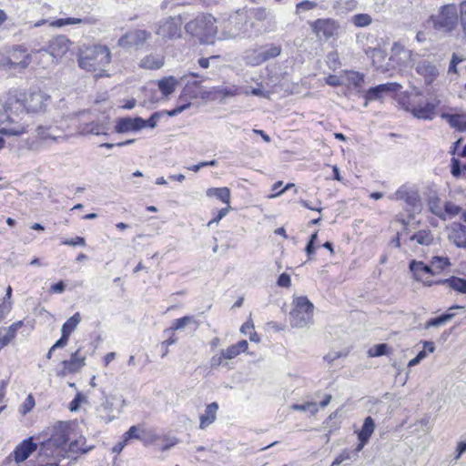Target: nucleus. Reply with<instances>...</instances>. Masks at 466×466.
Masks as SVG:
<instances>
[{
	"label": "nucleus",
	"instance_id": "nucleus-53",
	"mask_svg": "<svg viewBox=\"0 0 466 466\" xmlns=\"http://www.w3.org/2000/svg\"><path fill=\"white\" fill-rule=\"evenodd\" d=\"M86 398L81 392H78L74 400L69 403V410L71 411H76L79 410L81 403L86 402Z\"/></svg>",
	"mask_w": 466,
	"mask_h": 466
},
{
	"label": "nucleus",
	"instance_id": "nucleus-15",
	"mask_svg": "<svg viewBox=\"0 0 466 466\" xmlns=\"http://www.w3.org/2000/svg\"><path fill=\"white\" fill-rule=\"evenodd\" d=\"M401 89V86L398 83L391 82L381 84L374 87H370L365 95V104L367 106L369 101L379 100L383 97L386 94L396 93Z\"/></svg>",
	"mask_w": 466,
	"mask_h": 466
},
{
	"label": "nucleus",
	"instance_id": "nucleus-3",
	"mask_svg": "<svg viewBox=\"0 0 466 466\" xmlns=\"http://www.w3.org/2000/svg\"><path fill=\"white\" fill-rule=\"evenodd\" d=\"M111 62V53L106 46H94L81 51L78 56V66L87 72L96 73L103 76L105 67Z\"/></svg>",
	"mask_w": 466,
	"mask_h": 466
},
{
	"label": "nucleus",
	"instance_id": "nucleus-25",
	"mask_svg": "<svg viewBox=\"0 0 466 466\" xmlns=\"http://www.w3.org/2000/svg\"><path fill=\"white\" fill-rule=\"evenodd\" d=\"M457 309H462V307L459 305H453L450 307L446 313L439 317L430 319L428 321H426L424 324V329H429L431 328H439L445 325L454 318L455 313L453 310Z\"/></svg>",
	"mask_w": 466,
	"mask_h": 466
},
{
	"label": "nucleus",
	"instance_id": "nucleus-41",
	"mask_svg": "<svg viewBox=\"0 0 466 466\" xmlns=\"http://www.w3.org/2000/svg\"><path fill=\"white\" fill-rule=\"evenodd\" d=\"M164 65L163 58L157 56H147L141 60L140 66L147 69H158Z\"/></svg>",
	"mask_w": 466,
	"mask_h": 466
},
{
	"label": "nucleus",
	"instance_id": "nucleus-38",
	"mask_svg": "<svg viewBox=\"0 0 466 466\" xmlns=\"http://www.w3.org/2000/svg\"><path fill=\"white\" fill-rule=\"evenodd\" d=\"M260 50L262 53V58L264 59V62L278 57L282 51L280 45L276 44H267L265 46H260Z\"/></svg>",
	"mask_w": 466,
	"mask_h": 466
},
{
	"label": "nucleus",
	"instance_id": "nucleus-33",
	"mask_svg": "<svg viewBox=\"0 0 466 466\" xmlns=\"http://www.w3.org/2000/svg\"><path fill=\"white\" fill-rule=\"evenodd\" d=\"M67 427L63 422H58L55 427V433L52 435V440L56 446L64 445L68 440Z\"/></svg>",
	"mask_w": 466,
	"mask_h": 466
},
{
	"label": "nucleus",
	"instance_id": "nucleus-18",
	"mask_svg": "<svg viewBox=\"0 0 466 466\" xmlns=\"http://www.w3.org/2000/svg\"><path fill=\"white\" fill-rule=\"evenodd\" d=\"M410 269L417 280L423 282L427 286L432 285L433 282L429 279L435 272L431 266L424 264L422 261L412 260L410 263Z\"/></svg>",
	"mask_w": 466,
	"mask_h": 466
},
{
	"label": "nucleus",
	"instance_id": "nucleus-50",
	"mask_svg": "<svg viewBox=\"0 0 466 466\" xmlns=\"http://www.w3.org/2000/svg\"><path fill=\"white\" fill-rule=\"evenodd\" d=\"M80 18H60L50 23L51 26L62 27L69 25H76L82 23Z\"/></svg>",
	"mask_w": 466,
	"mask_h": 466
},
{
	"label": "nucleus",
	"instance_id": "nucleus-48",
	"mask_svg": "<svg viewBox=\"0 0 466 466\" xmlns=\"http://www.w3.org/2000/svg\"><path fill=\"white\" fill-rule=\"evenodd\" d=\"M347 78L350 84L355 87L361 86L362 83L364 82V75L355 71L348 72Z\"/></svg>",
	"mask_w": 466,
	"mask_h": 466
},
{
	"label": "nucleus",
	"instance_id": "nucleus-46",
	"mask_svg": "<svg viewBox=\"0 0 466 466\" xmlns=\"http://www.w3.org/2000/svg\"><path fill=\"white\" fill-rule=\"evenodd\" d=\"M350 22L357 27H366L372 23V18L369 14H357L351 16Z\"/></svg>",
	"mask_w": 466,
	"mask_h": 466
},
{
	"label": "nucleus",
	"instance_id": "nucleus-60",
	"mask_svg": "<svg viewBox=\"0 0 466 466\" xmlns=\"http://www.w3.org/2000/svg\"><path fill=\"white\" fill-rule=\"evenodd\" d=\"M225 357L223 356V353L222 351H220V354L219 355H214L211 359H210V367L211 368H218L221 365H223V361H224Z\"/></svg>",
	"mask_w": 466,
	"mask_h": 466
},
{
	"label": "nucleus",
	"instance_id": "nucleus-54",
	"mask_svg": "<svg viewBox=\"0 0 466 466\" xmlns=\"http://www.w3.org/2000/svg\"><path fill=\"white\" fill-rule=\"evenodd\" d=\"M317 6V3L305 0L302 1L296 5V13L300 14L302 12L309 11L314 9Z\"/></svg>",
	"mask_w": 466,
	"mask_h": 466
},
{
	"label": "nucleus",
	"instance_id": "nucleus-39",
	"mask_svg": "<svg viewBox=\"0 0 466 466\" xmlns=\"http://www.w3.org/2000/svg\"><path fill=\"white\" fill-rule=\"evenodd\" d=\"M444 117L447 119L451 127L458 129L459 131L466 130V115H445Z\"/></svg>",
	"mask_w": 466,
	"mask_h": 466
},
{
	"label": "nucleus",
	"instance_id": "nucleus-4",
	"mask_svg": "<svg viewBox=\"0 0 466 466\" xmlns=\"http://www.w3.org/2000/svg\"><path fill=\"white\" fill-rule=\"evenodd\" d=\"M249 20V14L248 8L244 7L235 11L231 14L222 31L224 39H232L236 37L250 36L247 25Z\"/></svg>",
	"mask_w": 466,
	"mask_h": 466
},
{
	"label": "nucleus",
	"instance_id": "nucleus-61",
	"mask_svg": "<svg viewBox=\"0 0 466 466\" xmlns=\"http://www.w3.org/2000/svg\"><path fill=\"white\" fill-rule=\"evenodd\" d=\"M290 277L287 273H282L278 279V285L283 288H289L290 286Z\"/></svg>",
	"mask_w": 466,
	"mask_h": 466
},
{
	"label": "nucleus",
	"instance_id": "nucleus-16",
	"mask_svg": "<svg viewBox=\"0 0 466 466\" xmlns=\"http://www.w3.org/2000/svg\"><path fill=\"white\" fill-rule=\"evenodd\" d=\"M49 99L50 96L41 91L31 93L25 100V113H36L45 110Z\"/></svg>",
	"mask_w": 466,
	"mask_h": 466
},
{
	"label": "nucleus",
	"instance_id": "nucleus-52",
	"mask_svg": "<svg viewBox=\"0 0 466 466\" xmlns=\"http://www.w3.org/2000/svg\"><path fill=\"white\" fill-rule=\"evenodd\" d=\"M443 211H445V218L447 216L454 217L461 211V208L452 202H446L443 206Z\"/></svg>",
	"mask_w": 466,
	"mask_h": 466
},
{
	"label": "nucleus",
	"instance_id": "nucleus-47",
	"mask_svg": "<svg viewBox=\"0 0 466 466\" xmlns=\"http://www.w3.org/2000/svg\"><path fill=\"white\" fill-rule=\"evenodd\" d=\"M431 264L433 270L441 271L450 266V260L447 257L435 256L431 258Z\"/></svg>",
	"mask_w": 466,
	"mask_h": 466
},
{
	"label": "nucleus",
	"instance_id": "nucleus-37",
	"mask_svg": "<svg viewBox=\"0 0 466 466\" xmlns=\"http://www.w3.org/2000/svg\"><path fill=\"white\" fill-rule=\"evenodd\" d=\"M177 84L178 82L174 76H168L159 80L157 86L161 93L167 96L175 91Z\"/></svg>",
	"mask_w": 466,
	"mask_h": 466
},
{
	"label": "nucleus",
	"instance_id": "nucleus-62",
	"mask_svg": "<svg viewBox=\"0 0 466 466\" xmlns=\"http://www.w3.org/2000/svg\"><path fill=\"white\" fill-rule=\"evenodd\" d=\"M62 244L67 246H85L86 241L82 237H76L75 238L63 241Z\"/></svg>",
	"mask_w": 466,
	"mask_h": 466
},
{
	"label": "nucleus",
	"instance_id": "nucleus-19",
	"mask_svg": "<svg viewBox=\"0 0 466 466\" xmlns=\"http://www.w3.org/2000/svg\"><path fill=\"white\" fill-rule=\"evenodd\" d=\"M144 128V119L137 117H122L116 121L115 130L117 133H128L131 131H139Z\"/></svg>",
	"mask_w": 466,
	"mask_h": 466
},
{
	"label": "nucleus",
	"instance_id": "nucleus-24",
	"mask_svg": "<svg viewBox=\"0 0 466 466\" xmlns=\"http://www.w3.org/2000/svg\"><path fill=\"white\" fill-rule=\"evenodd\" d=\"M367 56L371 59L373 66L381 72L389 70V65L385 64L386 52L381 48H369L366 50Z\"/></svg>",
	"mask_w": 466,
	"mask_h": 466
},
{
	"label": "nucleus",
	"instance_id": "nucleus-7",
	"mask_svg": "<svg viewBox=\"0 0 466 466\" xmlns=\"http://www.w3.org/2000/svg\"><path fill=\"white\" fill-rule=\"evenodd\" d=\"M1 113L5 116L4 119H1L0 122V135L5 136H21L27 132L29 124L25 118H28L27 113H23V115L18 118V116H12L7 113L5 106L1 104Z\"/></svg>",
	"mask_w": 466,
	"mask_h": 466
},
{
	"label": "nucleus",
	"instance_id": "nucleus-63",
	"mask_svg": "<svg viewBox=\"0 0 466 466\" xmlns=\"http://www.w3.org/2000/svg\"><path fill=\"white\" fill-rule=\"evenodd\" d=\"M69 335L62 333L61 338L52 346V350L64 348L67 345Z\"/></svg>",
	"mask_w": 466,
	"mask_h": 466
},
{
	"label": "nucleus",
	"instance_id": "nucleus-59",
	"mask_svg": "<svg viewBox=\"0 0 466 466\" xmlns=\"http://www.w3.org/2000/svg\"><path fill=\"white\" fill-rule=\"evenodd\" d=\"M34 406H35V400H34V398H33V396H32V395H29V396L25 399V402L23 403V405L21 406V412H22L23 414H25V413H27L28 411H30V410L33 409V407H34Z\"/></svg>",
	"mask_w": 466,
	"mask_h": 466
},
{
	"label": "nucleus",
	"instance_id": "nucleus-31",
	"mask_svg": "<svg viewBox=\"0 0 466 466\" xmlns=\"http://www.w3.org/2000/svg\"><path fill=\"white\" fill-rule=\"evenodd\" d=\"M195 325L194 330L198 329L200 323L193 316H184L183 318L174 320L173 325L167 330V332H174L175 330H181L187 325Z\"/></svg>",
	"mask_w": 466,
	"mask_h": 466
},
{
	"label": "nucleus",
	"instance_id": "nucleus-22",
	"mask_svg": "<svg viewBox=\"0 0 466 466\" xmlns=\"http://www.w3.org/2000/svg\"><path fill=\"white\" fill-rule=\"evenodd\" d=\"M36 444L32 439L23 441L14 451V459L17 463L25 461L35 451Z\"/></svg>",
	"mask_w": 466,
	"mask_h": 466
},
{
	"label": "nucleus",
	"instance_id": "nucleus-30",
	"mask_svg": "<svg viewBox=\"0 0 466 466\" xmlns=\"http://www.w3.org/2000/svg\"><path fill=\"white\" fill-rule=\"evenodd\" d=\"M435 283L446 285L450 289H451L459 293L466 294V279H461L459 277H451L449 279L439 280Z\"/></svg>",
	"mask_w": 466,
	"mask_h": 466
},
{
	"label": "nucleus",
	"instance_id": "nucleus-36",
	"mask_svg": "<svg viewBox=\"0 0 466 466\" xmlns=\"http://www.w3.org/2000/svg\"><path fill=\"white\" fill-rule=\"evenodd\" d=\"M409 238L410 241H415L419 245L422 246H429L433 241V236L431 230L426 229L415 232L414 234L410 235Z\"/></svg>",
	"mask_w": 466,
	"mask_h": 466
},
{
	"label": "nucleus",
	"instance_id": "nucleus-57",
	"mask_svg": "<svg viewBox=\"0 0 466 466\" xmlns=\"http://www.w3.org/2000/svg\"><path fill=\"white\" fill-rule=\"evenodd\" d=\"M460 14H461L460 24L462 28L463 36L466 38V0L461 2V4H460Z\"/></svg>",
	"mask_w": 466,
	"mask_h": 466
},
{
	"label": "nucleus",
	"instance_id": "nucleus-12",
	"mask_svg": "<svg viewBox=\"0 0 466 466\" xmlns=\"http://www.w3.org/2000/svg\"><path fill=\"white\" fill-rule=\"evenodd\" d=\"M151 36V33L144 29H135L127 32L118 39V46L121 47L142 46Z\"/></svg>",
	"mask_w": 466,
	"mask_h": 466
},
{
	"label": "nucleus",
	"instance_id": "nucleus-9",
	"mask_svg": "<svg viewBox=\"0 0 466 466\" xmlns=\"http://www.w3.org/2000/svg\"><path fill=\"white\" fill-rule=\"evenodd\" d=\"M182 23L180 15L163 18L157 24L155 33L164 41L180 38Z\"/></svg>",
	"mask_w": 466,
	"mask_h": 466
},
{
	"label": "nucleus",
	"instance_id": "nucleus-40",
	"mask_svg": "<svg viewBox=\"0 0 466 466\" xmlns=\"http://www.w3.org/2000/svg\"><path fill=\"white\" fill-rule=\"evenodd\" d=\"M208 197H216L226 204H229L230 191L228 187H211L207 190Z\"/></svg>",
	"mask_w": 466,
	"mask_h": 466
},
{
	"label": "nucleus",
	"instance_id": "nucleus-29",
	"mask_svg": "<svg viewBox=\"0 0 466 466\" xmlns=\"http://www.w3.org/2000/svg\"><path fill=\"white\" fill-rule=\"evenodd\" d=\"M24 326L23 320H18L5 329V333L0 337V350L11 343L16 336L17 330Z\"/></svg>",
	"mask_w": 466,
	"mask_h": 466
},
{
	"label": "nucleus",
	"instance_id": "nucleus-26",
	"mask_svg": "<svg viewBox=\"0 0 466 466\" xmlns=\"http://www.w3.org/2000/svg\"><path fill=\"white\" fill-rule=\"evenodd\" d=\"M449 238L458 248H466V226L464 224H454L449 234Z\"/></svg>",
	"mask_w": 466,
	"mask_h": 466
},
{
	"label": "nucleus",
	"instance_id": "nucleus-49",
	"mask_svg": "<svg viewBox=\"0 0 466 466\" xmlns=\"http://www.w3.org/2000/svg\"><path fill=\"white\" fill-rule=\"evenodd\" d=\"M291 409L294 410L309 411L312 415L318 412V407L315 402H306L304 404H293Z\"/></svg>",
	"mask_w": 466,
	"mask_h": 466
},
{
	"label": "nucleus",
	"instance_id": "nucleus-6",
	"mask_svg": "<svg viewBox=\"0 0 466 466\" xmlns=\"http://www.w3.org/2000/svg\"><path fill=\"white\" fill-rule=\"evenodd\" d=\"M70 40L65 35L55 37L49 42L47 48L35 51V55L39 57L46 58L44 66L56 64L69 50L71 46Z\"/></svg>",
	"mask_w": 466,
	"mask_h": 466
},
{
	"label": "nucleus",
	"instance_id": "nucleus-64",
	"mask_svg": "<svg viewBox=\"0 0 466 466\" xmlns=\"http://www.w3.org/2000/svg\"><path fill=\"white\" fill-rule=\"evenodd\" d=\"M125 441L129 439H138V429L137 426H131L129 430L124 434Z\"/></svg>",
	"mask_w": 466,
	"mask_h": 466
},
{
	"label": "nucleus",
	"instance_id": "nucleus-2",
	"mask_svg": "<svg viewBox=\"0 0 466 466\" xmlns=\"http://www.w3.org/2000/svg\"><path fill=\"white\" fill-rule=\"evenodd\" d=\"M460 19V7L455 4H446L440 6L428 22L437 33L451 35L458 29Z\"/></svg>",
	"mask_w": 466,
	"mask_h": 466
},
{
	"label": "nucleus",
	"instance_id": "nucleus-11",
	"mask_svg": "<svg viewBox=\"0 0 466 466\" xmlns=\"http://www.w3.org/2000/svg\"><path fill=\"white\" fill-rule=\"evenodd\" d=\"M35 137L42 143L50 145L52 143H60L66 140L63 130L57 126L39 125L35 128Z\"/></svg>",
	"mask_w": 466,
	"mask_h": 466
},
{
	"label": "nucleus",
	"instance_id": "nucleus-56",
	"mask_svg": "<svg viewBox=\"0 0 466 466\" xmlns=\"http://www.w3.org/2000/svg\"><path fill=\"white\" fill-rule=\"evenodd\" d=\"M388 346L386 344H378L369 350V356L379 357L387 353Z\"/></svg>",
	"mask_w": 466,
	"mask_h": 466
},
{
	"label": "nucleus",
	"instance_id": "nucleus-42",
	"mask_svg": "<svg viewBox=\"0 0 466 466\" xmlns=\"http://www.w3.org/2000/svg\"><path fill=\"white\" fill-rule=\"evenodd\" d=\"M429 209L432 214L445 220V211L438 197H431L428 201Z\"/></svg>",
	"mask_w": 466,
	"mask_h": 466
},
{
	"label": "nucleus",
	"instance_id": "nucleus-13",
	"mask_svg": "<svg viewBox=\"0 0 466 466\" xmlns=\"http://www.w3.org/2000/svg\"><path fill=\"white\" fill-rule=\"evenodd\" d=\"M390 198L403 200L410 208V211L412 212L420 210L421 203L419 193L415 189L406 186L400 187Z\"/></svg>",
	"mask_w": 466,
	"mask_h": 466
},
{
	"label": "nucleus",
	"instance_id": "nucleus-55",
	"mask_svg": "<svg viewBox=\"0 0 466 466\" xmlns=\"http://www.w3.org/2000/svg\"><path fill=\"white\" fill-rule=\"evenodd\" d=\"M353 456L357 457L358 454L355 455L354 451L353 452H350L348 451H343L339 455H338L335 458V460L333 461L331 466H337V465L341 464L345 461H350V460L352 459Z\"/></svg>",
	"mask_w": 466,
	"mask_h": 466
},
{
	"label": "nucleus",
	"instance_id": "nucleus-10",
	"mask_svg": "<svg viewBox=\"0 0 466 466\" xmlns=\"http://www.w3.org/2000/svg\"><path fill=\"white\" fill-rule=\"evenodd\" d=\"M310 28L319 40H329L339 35V23L332 18H319L309 23Z\"/></svg>",
	"mask_w": 466,
	"mask_h": 466
},
{
	"label": "nucleus",
	"instance_id": "nucleus-43",
	"mask_svg": "<svg viewBox=\"0 0 466 466\" xmlns=\"http://www.w3.org/2000/svg\"><path fill=\"white\" fill-rule=\"evenodd\" d=\"M81 319H82L80 313H75L63 324L61 332L70 336V334L76 329L77 325L80 323Z\"/></svg>",
	"mask_w": 466,
	"mask_h": 466
},
{
	"label": "nucleus",
	"instance_id": "nucleus-35",
	"mask_svg": "<svg viewBox=\"0 0 466 466\" xmlns=\"http://www.w3.org/2000/svg\"><path fill=\"white\" fill-rule=\"evenodd\" d=\"M78 130L83 135H100L104 134L105 127L102 125H99L97 123H95L94 121L91 122H81L78 126Z\"/></svg>",
	"mask_w": 466,
	"mask_h": 466
},
{
	"label": "nucleus",
	"instance_id": "nucleus-28",
	"mask_svg": "<svg viewBox=\"0 0 466 466\" xmlns=\"http://www.w3.org/2000/svg\"><path fill=\"white\" fill-rule=\"evenodd\" d=\"M249 18L253 17L258 22L268 21L270 23H275V15L274 13L267 9L266 7H256V8H248Z\"/></svg>",
	"mask_w": 466,
	"mask_h": 466
},
{
	"label": "nucleus",
	"instance_id": "nucleus-51",
	"mask_svg": "<svg viewBox=\"0 0 466 466\" xmlns=\"http://www.w3.org/2000/svg\"><path fill=\"white\" fill-rule=\"evenodd\" d=\"M464 60H465V58L463 56H459L454 53L451 56V62L449 65L448 73L449 74H451V73L457 74L458 73V69H457L458 65Z\"/></svg>",
	"mask_w": 466,
	"mask_h": 466
},
{
	"label": "nucleus",
	"instance_id": "nucleus-27",
	"mask_svg": "<svg viewBox=\"0 0 466 466\" xmlns=\"http://www.w3.org/2000/svg\"><path fill=\"white\" fill-rule=\"evenodd\" d=\"M218 410V404L217 402H212L206 407L205 412L199 417L200 429L207 428L216 420Z\"/></svg>",
	"mask_w": 466,
	"mask_h": 466
},
{
	"label": "nucleus",
	"instance_id": "nucleus-44",
	"mask_svg": "<svg viewBox=\"0 0 466 466\" xmlns=\"http://www.w3.org/2000/svg\"><path fill=\"white\" fill-rule=\"evenodd\" d=\"M216 94L221 97H233L239 94L238 86L235 85L218 86L215 90Z\"/></svg>",
	"mask_w": 466,
	"mask_h": 466
},
{
	"label": "nucleus",
	"instance_id": "nucleus-58",
	"mask_svg": "<svg viewBox=\"0 0 466 466\" xmlns=\"http://www.w3.org/2000/svg\"><path fill=\"white\" fill-rule=\"evenodd\" d=\"M451 173L453 177H458L462 174V169L461 167V162L459 159L453 157L451 158Z\"/></svg>",
	"mask_w": 466,
	"mask_h": 466
},
{
	"label": "nucleus",
	"instance_id": "nucleus-5",
	"mask_svg": "<svg viewBox=\"0 0 466 466\" xmlns=\"http://www.w3.org/2000/svg\"><path fill=\"white\" fill-rule=\"evenodd\" d=\"M294 308L289 313L292 327L304 328L312 323L313 304L307 297H298L293 300Z\"/></svg>",
	"mask_w": 466,
	"mask_h": 466
},
{
	"label": "nucleus",
	"instance_id": "nucleus-8",
	"mask_svg": "<svg viewBox=\"0 0 466 466\" xmlns=\"http://www.w3.org/2000/svg\"><path fill=\"white\" fill-rule=\"evenodd\" d=\"M33 60L32 55L23 46H15L8 56L0 59V66L5 69H25Z\"/></svg>",
	"mask_w": 466,
	"mask_h": 466
},
{
	"label": "nucleus",
	"instance_id": "nucleus-32",
	"mask_svg": "<svg viewBox=\"0 0 466 466\" xmlns=\"http://www.w3.org/2000/svg\"><path fill=\"white\" fill-rule=\"evenodd\" d=\"M248 345L247 340L243 339L221 351L226 360H232L239 355L240 352H245L248 349Z\"/></svg>",
	"mask_w": 466,
	"mask_h": 466
},
{
	"label": "nucleus",
	"instance_id": "nucleus-14",
	"mask_svg": "<svg viewBox=\"0 0 466 466\" xmlns=\"http://www.w3.org/2000/svg\"><path fill=\"white\" fill-rule=\"evenodd\" d=\"M439 102L435 101H422L417 104L409 103L407 110L417 118L431 120L436 115L435 110Z\"/></svg>",
	"mask_w": 466,
	"mask_h": 466
},
{
	"label": "nucleus",
	"instance_id": "nucleus-21",
	"mask_svg": "<svg viewBox=\"0 0 466 466\" xmlns=\"http://www.w3.org/2000/svg\"><path fill=\"white\" fill-rule=\"evenodd\" d=\"M190 106H191V103H187V104L178 106L172 110L155 112L151 115V116L147 120L144 119V127H148L150 128H155L157 125V121L161 118L162 116H164V115H167L169 116H177L178 114L182 113L186 109L189 108Z\"/></svg>",
	"mask_w": 466,
	"mask_h": 466
},
{
	"label": "nucleus",
	"instance_id": "nucleus-23",
	"mask_svg": "<svg viewBox=\"0 0 466 466\" xmlns=\"http://www.w3.org/2000/svg\"><path fill=\"white\" fill-rule=\"evenodd\" d=\"M375 423L371 417H367L364 420V423L362 425V428L360 431L359 432V440L360 443L358 444L357 448L354 450V454L357 455L364 447V445L368 442L370 437L374 431Z\"/></svg>",
	"mask_w": 466,
	"mask_h": 466
},
{
	"label": "nucleus",
	"instance_id": "nucleus-45",
	"mask_svg": "<svg viewBox=\"0 0 466 466\" xmlns=\"http://www.w3.org/2000/svg\"><path fill=\"white\" fill-rule=\"evenodd\" d=\"M90 449L91 447H86L84 437H80L69 444V451L71 453H86Z\"/></svg>",
	"mask_w": 466,
	"mask_h": 466
},
{
	"label": "nucleus",
	"instance_id": "nucleus-1",
	"mask_svg": "<svg viewBox=\"0 0 466 466\" xmlns=\"http://www.w3.org/2000/svg\"><path fill=\"white\" fill-rule=\"evenodd\" d=\"M184 29L201 45H213L218 32L217 19L210 14L198 15L186 23Z\"/></svg>",
	"mask_w": 466,
	"mask_h": 466
},
{
	"label": "nucleus",
	"instance_id": "nucleus-20",
	"mask_svg": "<svg viewBox=\"0 0 466 466\" xmlns=\"http://www.w3.org/2000/svg\"><path fill=\"white\" fill-rule=\"evenodd\" d=\"M416 72L424 77L425 83L431 84L439 76V69L433 63L423 60L417 64Z\"/></svg>",
	"mask_w": 466,
	"mask_h": 466
},
{
	"label": "nucleus",
	"instance_id": "nucleus-17",
	"mask_svg": "<svg viewBox=\"0 0 466 466\" xmlns=\"http://www.w3.org/2000/svg\"><path fill=\"white\" fill-rule=\"evenodd\" d=\"M63 369L58 372V376L65 377L69 373L79 371L86 365V356L82 355L80 350L72 353L67 360L61 362Z\"/></svg>",
	"mask_w": 466,
	"mask_h": 466
},
{
	"label": "nucleus",
	"instance_id": "nucleus-34",
	"mask_svg": "<svg viewBox=\"0 0 466 466\" xmlns=\"http://www.w3.org/2000/svg\"><path fill=\"white\" fill-rule=\"evenodd\" d=\"M262 53L259 48L248 49L245 52L244 61L248 66H256L264 63Z\"/></svg>",
	"mask_w": 466,
	"mask_h": 466
}]
</instances>
